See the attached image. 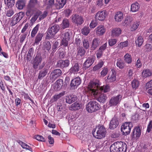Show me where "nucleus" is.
Masks as SVG:
<instances>
[{"mask_svg":"<svg viewBox=\"0 0 152 152\" xmlns=\"http://www.w3.org/2000/svg\"><path fill=\"white\" fill-rule=\"evenodd\" d=\"M110 91V86L108 85H104L101 87H99L98 91L99 92L103 93H105L109 92Z\"/></svg>","mask_w":152,"mask_h":152,"instance_id":"nucleus-33","label":"nucleus"},{"mask_svg":"<svg viewBox=\"0 0 152 152\" xmlns=\"http://www.w3.org/2000/svg\"><path fill=\"white\" fill-rule=\"evenodd\" d=\"M64 92H61L58 94H56L53 96L54 100L56 101L58 99L63 96L64 94Z\"/></svg>","mask_w":152,"mask_h":152,"instance_id":"nucleus-61","label":"nucleus"},{"mask_svg":"<svg viewBox=\"0 0 152 152\" xmlns=\"http://www.w3.org/2000/svg\"><path fill=\"white\" fill-rule=\"evenodd\" d=\"M141 129L140 126H138L134 127L132 133V139L137 140L139 138L141 135Z\"/></svg>","mask_w":152,"mask_h":152,"instance_id":"nucleus-11","label":"nucleus"},{"mask_svg":"<svg viewBox=\"0 0 152 152\" xmlns=\"http://www.w3.org/2000/svg\"><path fill=\"white\" fill-rule=\"evenodd\" d=\"M94 60V58L93 56L88 57L83 64L84 69H86L89 68L93 64Z\"/></svg>","mask_w":152,"mask_h":152,"instance_id":"nucleus-14","label":"nucleus"},{"mask_svg":"<svg viewBox=\"0 0 152 152\" xmlns=\"http://www.w3.org/2000/svg\"><path fill=\"white\" fill-rule=\"evenodd\" d=\"M108 71V69L107 68V67H104L100 72L101 76L104 77L107 74Z\"/></svg>","mask_w":152,"mask_h":152,"instance_id":"nucleus-52","label":"nucleus"},{"mask_svg":"<svg viewBox=\"0 0 152 152\" xmlns=\"http://www.w3.org/2000/svg\"><path fill=\"white\" fill-rule=\"evenodd\" d=\"M42 57L39 54H37L34 58L33 61V68L35 69L37 68L39 65L41 63Z\"/></svg>","mask_w":152,"mask_h":152,"instance_id":"nucleus-18","label":"nucleus"},{"mask_svg":"<svg viewBox=\"0 0 152 152\" xmlns=\"http://www.w3.org/2000/svg\"><path fill=\"white\" fill-rule=\"evenodd\" d=\"M95 31L97 35L101 36L105 33L106 29L105 27L103 25H100L95 29Z\"/></svg>","mask_w":152,"mask_h":152,"instance_id":"nucleus-24","label":"nucleus"},{"mask_svg":"<svg viewBox=\"0 0 152 152\" xmlns=\"http://www.w3.org/2000/svg\"><path fill=\"white\" fill-rule=\"evenodd\" d=\"M134 74L133 69H129L128 70L127 75L130 77H132Z\"/></svg>","mask_w":152,"mask_h":152,"instance_id":"nucleus-64","label":"nucleus"},{"mask_svg":"<svg viewBox=\"0 0 152 152\" xmlns=\"http://www.w3.org/2000/svg\"><path fill=\"white\" fill-rule=\"evenodd\" d=\"M60 49H59L58 50V56L60 58H64L65 56L66 55V53L64 51L62 50V49H61V50H60Z\"/></svg>","mask_w":152,"mask_h":152,"instance_id":"nucleus-55","label":"nucleus"},{"mask_svg":"<svg viewBox=\"0 0 152 152\" xmlns=\"http://www.w3.org/2000/svg\"><path fill=\"white\" fill-rule=\"evenodd\" d=\"M50 66V65L49 64H46L44 69L39 71L38 74V78L39 80H42L45 77L48 73V70Z\"/></svg>","mask_w":152,"mask_h":152,"instance_id":"nucleus-10","label":"nucleus"},{"mask_svg":"<svg viewBox=\"0 0 152 152\" xmlns=\"http://www.w3.org/2000/svg\"><path fill=\"white\" fill-rule=\"evenodd\" d=\"M139 8V4L137 3L133 4L131 5V10L133 12L138 11Z\"/></svg>","mask_w":152,"mask_h":152,"instance_id":"nucleus-40","label":"nucleus"},{"mask_svg":"<svg viewBox=\"0 0 152 152\" xmlns=\"http://www.w3.org/2000/svg\"><path fill=\"white\" fill-rule=\"evenodd\" d=\"M43 36V34L42 33H39L36 36L35 39V42L34 44L35 45H38L39 42L42 40Z\"/></svg>","mask_w":152,"mask_h":152,"instance_id":"nucleus-34","label":"nucleus"},{"mask_svg":"<svg viewBox=\"0 0 152 152\" xmlns=\"http://www.w3.org/2000/svg\"><path fill=\"white\" fill-rule=\"evenodd\" d=\"M81 81V80L79 77H77L71 80L70 86L73 89L77 88L80 84Z\"/></svg>","mask_w":152,"mask_h":152,"instance_id":"nucleus-12","label":"nucleus"},{"mask_svg":"<svg viewBox=\"0 0 152 152\" xmlns=\"http://www.w3.org/2000/svg\"><path fill=\"white\" fill-rule=\"evenodd\" d=\"M117 42V40L115 39H111L108 40V43L110 46H112L115 45Z\"/></svg>","mask_w":152,"mask_h":152,"instance_id":"nucleus-60","label":"nucleus"},{"mask_svg":"<svg viewBox=\"0 0 152 152\" xmlns=\"http://www.w3.org/2000/svg\"><path fill=\"white\" fill-rule=\"evenodd\" d=\"M35 137L36 139L39 141L43 142H45L46 141V140L45 138L41 135H36Z\"/></svg>","mask_w":152,"mask_h":152,"instance_id":"nucleus-56","label":"nucleus"},{"mask_svg":"<svg viewBox=\"0 0 152 152\" xmlns=\"http://www.w3.org/2000/svg\"><path fill=\"white\" fill-rule=\"evenodd\" d=\"M76 57L81 58L85 54L86 51L82 47H79L77 49Z\"/></svg>","mask_w":152,"mask_h":152,"instance_id":"nucleus-31","label":"nucleus"},{"mask_svg":"<svg viewBox=\"0 0 152 152\" xmlns=\"http://www.w3.org/2000/svg\"><path fill=\"white\" fill-rule=\"evenodd\" d=\"M100 106L96 101H92L89 102L86 106L87 111L89 113H92L98 110Z\"/></svg>","mask_w":152,"mask_h":152,"instance_id":"nucleus-4","label":"nucleus"},{"mask_svg":"<svg viewBox=\"0 0 152 152\" xmlns=\"http://www.w3.org/2000/svg\"><path fill=\"white\" fill-rule=\"evenodd\" d=\"M132 21L133 19L132 17H127L126 18L124 22L123 23V25L124 26L129 25Z\"/></svg>","mask_w":152,"mask_h":152,"instance_id":"nucleus-46","label":"nucleus"},{"mask_svg":"<svg viewBox=\"0 0 152 152\" xmlns=\"http://www.w3.org/2000/svg\"><path fill=\"white\" fill-rule=\"evenodd\" d=\"M119 123L118 118L114 117L111 120L109 125V128L111 129H114L118 126Z\"/></svg>","mask_w":152,"mask_h":152,"instance_id":"nucleus-20","label":"nucleus"},{"mask_svg":"<svg viewBox=\"0 0 152 152\" xmlns=\"http://www.w3.org/2000/svg\"><path fill=\"white\" fill-rule=\"evenodd\" d=\"M18 142L23 149H25L27 150H28L31 152L32 151V148L25 143L20 140L18 141Z\"/></svg>","mask_w":152,"mask_h":152,"instance_id":"nucleus-38","label":"nucleus"},{"mask_svg":"<svg viewBox=\"0 0 152 152\" xmlns=\"http://www.w3.org/2000/svg\"><path fill=\"white\" fill-rule=\"evenodd\" d=\"M27 34L28 32L26 31L23 34L20 35V43H22L23 42L25 39L26 38Z\"/></svg>","mask_w":152,"mask_h":152,"instance_id":"nucleus-57","label":"nucleus"},{"mask_svg":"<svg viewBox=\"0 0 152 152\" xmlns=\"http://www.w3.org/2000/svg\"><path fill=\"white\" fill-rule=\"evenodd\" d=\"M127 145L122 142H118L114 143L110 147V152H126Z\"/></svg>","mask_w":152,"mask_h":152,"instance_id":"nucleus-2","label":"nucleus"},{"mask_svg":"<svg viewBox=\"0 0 152 152\" xmlns=\"http://www.w3.org/2000/svg\"><path fill=\"white\" fill-rule=\"evenodd\" d=\"M77 99V96L75 95H69L66 96V100L67 103L71 104L76 101Z\"/></svg>","mask_w":152,"mask_h":152,"instance_id":"nucleus-26","label":"nucleus"},{"mask_svg":"<svg viewBox=\"0 0 152 152\" xmlns=\"http://www.w3.org/2000/svg\"><path fill=\"white\" fill-rule=\"evenodd\" d=\"M100 43V40L99 39L95 38L92 41L91 50H95L99 45Z\"/></svg>","mask_w":152,"mask_h":152,"instance_id":"nucleus-23","label":"nucleus"},{"mask_svg":"<svg viewBox=\"0 0 152 152\" xmlns=\"http://www.w3.org/2000/svg\"><path fill=\"white\" fill-rule=\"evenodd\" d=\"M100 85V83L99 80L90 81L88 87V92L91 95L96 94L97 92H98Z\"/></svg>","mask_w":152,"mask_h":152,"instance_id":"nucleus-3","label":"nucleus"},{"mask_svg":"<svg viewBox=\"0 0 152 152\" xmlns=\"http://www.w3.org/2000/svg\"><path fill=\"white\" fill-rule=\"evenodd\" d=\"M69 40L62 38L60 43V45L61 46L63 45L64 47L67 46L68 45V41Z\"/></svg>","mask_w":152,"mask_h":152,"instance_id":"nucleus-59","label":"nucleus"},{"mask_svg":"<svg viewBox=\"0 0 152 152\" xmlns=\"http://www.w3.org/2000/svg\"><path fill=\"white\" fill-rule=\"evenodd\" d=\"M139 24V22L138 21H136L134 22L131 26V31H133L136 30L138 27Z\"/></svg>","mask_w":152,"mask_h":152,"instance_id":"nucleus-51","label":"nucleus"},{"mask_svg":"<svg viewBox=\"0 0 152 152\" xmlns=\"http://www.w3.org/2000/svg\"><path fill=\"white\" fill-rule=\"evenodd\" d=\"M71 17L73 23H75L77 25H80L83 22L82 17L78 15H73Z\"/></svg>","mask_w":152,"mask_h":152,"instance_id":"nucleus-13","label":"nucleus"},{"mask_svg":"<svg viewBox=\"0 0 152 152\" xmlns=\"http://www.w3.org/2000/svg\"><path fill=\"white\" fill-rule=\"evenodd\" d=\"M59 29V25L55 24L52 25L48 29L47 37L48 39L53 38L58 31Z\"/></svg>","mask_w":152,"mask_h":152,"instance_id":"nucleus-6","label":"nucleus"},{"mask_svg":"<svg viewBox=\"0 0 152 152\" xmlns=\"http://www.w3.org/2000/svg\"><path fill=\"white\" fill-rule=\"evenodd\" d=\"M104 64V62L102 60H100L98 64L94 67L93 69V70L94 71H96L98 70L102 67Z\"/></svg>","mask_w":152,"mask_h":152,"instance_id":"nucleus-41","label":"nucleus"},{"mask_svg":"<svg viewBox=\"0 0 152 152\" xmlns=\"http://www.w3.org/2000/svg\"><path fill=\"white\" fill-rule=\"evenodd\" d=\"M128 45V42L127 41H125L123 42H121L118 44V46L122 49L123 48L127 46Z\"/></svg>","mask_w":152,"mask_h":152,"instance_id":"nucleus-53","label":"nucleus"},{"mask_svg":"<svg viewBox=\"0 0 152 152\" xmlns=\"http://www.w3.org/2000/svg\"><path fill=\"white\" fill-rule=\"evenodd\" d=\"M39 25H37L32 30L31 34V36L32 38H34L38 30Z\"/></svg>","mask_w":152,"mask_h":152,"instance_id":"nucleus-47","label":"nucleus"},{"mask_svg":"<svg viewBox=\"0 0 152 152\" xmlns=\"http://www.w3.org/2000/svg\"><path fill=\"white\" fill-rule=\"evenodd\" d=\"M43 48L44 50L49 51L50 49L51 45L50 42L48 41H45L43 42Z\"/></svg>","mask_w":152,"mask_h":152,"instance_id":"nucleus-39","label":"nucleus"},{"mask_svg":"<svg viewBox=\"0 0 152 152\" xmlns=\"http://www.w3.org/2000/svg\"><path fill=\"white\" fill-rule=\"evenodd\" d=\"M116 66L120 69L124 68V64L121 58H118L117 59Z\"/></svg>","mask_w":152,"mask_h":152,"instance_id":"nucleus-45","label":"nucleus"},{"mask_svg":"<svg viewBox=\"0 0 152 152\" xmlns=\"http://www.w3.org/2000/svg\"><path fill=\"white\" fill-rule=\"evenodd\" d=\"M139 82L138 80L134 79L132 83V88L134 89H136L139 86Z\"/></svg>","mask_w":152,"mask_h":152,"instance_id":"nucleus-48","label":"nucleus"},{"mask_svg":"<svg viewBox=\"0 0 152 152\" xmlns=\"http://www.w3.org/2000/svg\"><path fill=\"white\" fill-rule=\"evenodd\" d=\"M38 4V2L37 0H30L27 6L33 8L37 6Z\"/></svg>","mask_w":152,"mask_h":152,"instance_id":"nucleus-43","label":"nucleus"},{"mask_svg":"<svg viewBox=\"0 0 152 152\" xmlns=\"http://www.w3.org/2000/svg\"><path fill=\"white\" fill-rule=\"evenodd\" d=\"M26 1L25 0H20L18 1L16 3L17 8L20 10H22L25 6Z\"/></svg>","mask_w":152,"mask_h":152,"instance_id":"nucleus-32","label":"nucleus"},{"mask_svg":"<svg viewBox=\"0 0 152 152\" xmlns=\"http://www.w3.org/2000/svg\"><path fill=\"white\" fill-rule=\"evenodd\" d=\"M62 71L59 69H56L52 71L50 74L49 77L50 82H53L58 77L61 75Z\"/></svg>","mask_w":152,"mask_h":152,"instance_id":"nucleus-7","label":"nucleus"},{"mask_svg":"<svg viewBox=\"0 0 152 152\" xmlns=\"http://www.w3.org/2000/svg\"><path fill=\"white\" fill-rule=\"evenodd\" d=\"M121 33V30L119 28H114L111 31V36L113 37L118 36Z\"/></svg>","mask_w":152,"mask_h":152,"instance_id":"nucleus-30","label":"nucleus"},{"mask_svg":"<svg viewBox=\"0 0 152 152\" xmlns=\"http://www.w3.org/2000/svg\"><path fill=\"white\" fill-rule=\"evenodd\" d=\"M90 30L89 27L85 26L81 29L82 34L85 35H87L90 32Z\"/></svg>","mask_w":152,"mask_h":152,"instance_id":"nucleus-50","label":"nucleus"},{"mask_svg":"<svg viewBox=\"0 0 152 152\" xmlns=\"http://www.w3.org/2000/svg\"><path fill=\"white\" fill-rule=\"evenodd\" d=\"M5 4L9 7L13 6L15 4L14 0H5Z\"/></svg>","mask_w":152,"mask_h":152,"instance_id":"nucleus-54","label":"nucleus"},{"mask_svg":"<svg viewBox=\"0 0 152 152\" xmlns=\"http://www.w3.org/2000/svg\"><path fill=\"white\" fill-rule=\"evenodd\" d=\"M82 107V105L79 102H77L72 104L69 107L71 110H76L80 109Z\"/></svg>","mask_w":152,"mask_h":152,"instance_id":"nucleus-29","label":"nucleus"},{"mask_svg":"<svg viewBox=\"0 0 152 152\" xmlns=\"http://www.w3.org/2000/svg\"><path fill=\"white\" fill-rule=\"evenodd\" d=\"M48 12L45 11L43 12L37 8H33L27 6L26 12L27 16L31 17L33 14L31 19V21L35 22L39 18V20H41L45 18L47 15Z\"/></svg>","mask_w":152,"mask_h":152,"instance_id":"nucleus-1","label":"nucleus"},{"mask_svg":"<svg viewBox=\"0 0 152 152\" xmlns=\"http://www.w3.org/2000/svg\"><path fill=\"white\" fill-rule=\"evenodd\" d=\"M152 128V120L150 121L148 125L146 132L149 133Z\"/></svg>","mask_w":152,"mask_h":152,"instance_id":"nucleus-63","label":"nucleus"},{"mask_svg":"<svg viewBox=\"0 0 152 152\" xmlns=\"http://www.w3.org/2000/svg\"><path fill=\"white\" fill-rule=\"evenodd\" d=\"M123 19V13L121 11L116 12L114 16V19L116 22L121 21Z\"/></svg>","mask_w":152,"mask_h":152,"instance_id":"nucleus-28","label":"nucleus"},{"mask_svg":"<svg viewBox=\"0 0 152 152\" xmlns=\"http://www.w3.org/2000/svg\"><path fill=\"white\" fill-rule=\"evenodd\" d=\"M133 124L132 122H125L121 126V129L124 134L127 135L130 133Z\"/></svg>","mask_w":152,"mask_h":152,"instance_id":"nucleus-8","label":"nucleus"},{"mask_svg":"<svg viewBox=\"0 0 152 152\" xmlns=\"http://www.w3.org/2000/svg\"><path fill=\"white\" fill-rule=\"evenodd\" d=\"M142 74L143 77L145 78L151 76L152 75V72L148 69H144L142 72Z\"/></svg>","mask_w":152,"mask_h":152,"instance_id":"nucleus-37","label":"nucleus"},{"mask_svg":"<svg viewBox=\"0 0 152 152\" xmlns=\"http://www.w3.org/2000/svg\"><path fill=\"white\" fill-rule=\"evenodd\" d=\"M67 0H56L55 3L56 7L57 9L62 8L65 5Z\"/></svg>","mask_w":152,"mask_h":152,"instance_id":"nucleus-25","label":"nucleus"},{"mask_svg":"<svg viewBox=\"0 0 152 152\" xmlns=\"http://www.w3.org/2000/svg\"><path fill=\"white\" fill-rule=\"evenodd\" d=\"M107 43H105L103 45L101 46L97 50L96 56L97 58L99 59L102 57L104 51L107 48Z\"/></svg>","mask_w":152,"mask_h":152,"instance_id":"nucleus-17","label":"nucleus"},{"mask_svg":"<svg viewBox=\"0 0 152 152\" xmlns=\"http://www.w3.org/2000/svg\"><path fill=\"white\" fill-rule=\"evenodd\" d=\"M69 64V61L68 59H66L64 61L61 60L57 62L56 66L58 68L63 69L68 66Z\"/></svg>","mask_w":152,"mask_h":152,"instance_id":"nucleus-16","label":"nucleus"},{"mask_svg":"<svg viewBox=\"0 0 152 152\" xmlns=\"http://www.w3.org/2000/svg\"><path fill=\"white\" fill-rule=\"evenodd\" d=\"M81 68V66L77 63H75L72 66L69 70V72L71 73H75L78 72Z\"/></svg>","mask_w":152,"mask_h":152,"instance_id":"nucleus-27","label":"nucleus"},{"mask_svg":"<svg viewBox=\"0 0 152 152\" xmlns=\"http://www.w3.org/2000/svg\"><path fill=\"white\" fill-rule=\"evenodd\" d=\"M71 36V33L70 32H66L62 34V38L67 40H69Z\"/></svg>","mask_w":152,"mask_h":152,"instance_id":"nucleus-44","label":"nucleus"},{"mask_svg":"<svg viewBox=\"0 0 152 152\" xmlns=\"http://www.w3.org/2000/svg\"><path fill=\"white\" fill-rule=\"evenodd\" d=\"M106 133V130L103 126H98L96 132L92 133L94 136L98 139H101L105 137Z\"/></svg>","mask_w":152,"mask_h":152,"instance_id":"nucleus-5","label":"nucleus"},{"mask_svg":"<svg viewBox=\"0 0 152 152\" xmlns=\"http://www.w3.org/2000/svg\"><path fill=\"white\" fill-rule=\"evenodd\" d=\"M144 42L142 37L141 36H138L135 41L136 45L138 47H140L142 45Z\"/></svg>","mask_w":152,"mask_h":152,"instance_id":"nucleus-42","label":"nucleus"},{"mask_svg":"<svg viewBox=\"0 0 152 152\" xmlns=\"http://www.w3.org/2000/svg\"><path fill=\"white\" fill-rule=\"evenodd\" d=\"M63 80L62 79H59L54 84V90L56 91L60 90L63 86Z\"/></svg>","mask_w":152,"mask_h":152,"instance_id":"nucleus-22","label":"nucleus"},{"mask_svg":"<svg viewBox=\"0 0 152 152\" xmlns=\"http://www.w3.org/2000/svg\"><path fill=\"white\" fill-rule=\"evenodd\" d=\"M61 25L62 28L63 29L69 28V23L68 19H63Z\"/></svg>","mask_w":152,"mask_h":152,"instance_id":"nucleus-35","label":"nucleus"},{"mask_svg":"<svg viewBox=\"0 0 152 152\" xmlns=\"http://www.w3.org/2000/svg\"><path fill=\"white\" fill-rule=\"evenodd\" d=\"M106 15V12L104 10L98 12L96 14L95 18L96 20L103 21L104 20Z\"/></svg>","mask_w":152,"mask_h":152,"instance_id":"nucleus-21","label":"nucleus"},{"mask_svg":"<svg viewBox=\"0 0 152 152\" xmlns=\"http://www.w3.org/2000/svg\"><path fill=\"white\" fill-rule=\"evenodd\" d=\"M112 74L109 75L107 77L106 80L107 83H111L116 80V73L113 69H111Z\"/></svg>","mask_w":152,"mask_h":152,"instance_id":"nucleus-19","label":"nucleus"},{"mask_svg":"<svg viewBox=\"0 0 152 152\" xmlns=\"http://www.w3.org/2000/svg\"><path fill=\"white\" fill-rule=\"evenodd\" d=\"M82 43L83 47L85 49H88L89 47V43L87 38L84 39L82 41Z\"/></svg>","mask_w":152,"mask_h":152,"instance_id":"nucleus-49","label":"nucleus"},{"mask_svg":"<svg viewBox=\"0 0 152 152\" xmlns=\"http://www.w3.org/2000/svg\"><path fill=\"white\" fill-rule=\"evenodd\" d=\"M59 42L57 41L55 42L52 46V50L53 52H55L58 45Z\"/></svg>","mask_w":152,"mask_h":152,"instance_id":"nucleus-62","label":"nucleus"},{"mask_svg":"<svg viewBox=\"0 0 152 152\" xmlns=\"http://www.w3.org/2000/svg\"><path fill=\"white\" fill-rule=\"evenodd\" d=\"M96 100L102 103H104L107 99V95L104 93L101 92H97L96 94H93Z\"/></svg>","mask_w":152,"mask_h":152,"instance_id":"nucleus-9","label":"nucleus"},{"mask_svg":"<svg viewBox=\"0 0 152 152\" xmlns=\"http://www.w3.org/2000/svg\"><path fill=\"white\" fill-rule=\"evenodd\" d=\"M124 61L128 64H130L132 63V58L131 56L128 53H126L124 57Z\"/></svg>","mask_w":152,"mask_h":152,"instance_id":"nucleus-36","label":"nucleus"},{"mask_svg":"<svg viewBox=\"0 0 152 152\" xmlns=\"http://www.w3.org/2000/svg\"><path fill=\"white\" fill-rule=\"evenodd\" d=\"M98 22L96 20H92L90 26L91 28H94L98 24Z\"/></svg>","mask_w":152,"mask_h":152,"instance_id":"nucleus-58","label":"nucleus"},{"mask_svg":"<svg viewBox=\"0 0 152 152\" xmlns=\"http://www.w3.org/2000/svg\"><path fill=\"white\" fill-rule=\"evenodd\" d=\"M122 96L119 94L115 96L112 97L109 101V104L110 106H116L121 101V99Z\"/></svg>","mask_w":152,"mask_h":152,"instance_id":"nucleus-15","label":"nucleus"}]
</instances>
